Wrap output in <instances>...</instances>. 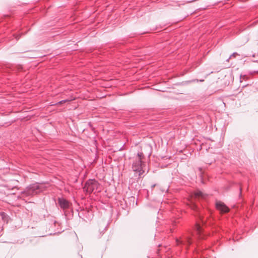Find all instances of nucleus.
<instances>
[{"mask_svg": "<svg viewBox=\"0 0 258 258\" xmlns=\"http://www.w3.org/2000/svg\"><path fill=\"white\" fill-rule=\"evenodd\" d=\"M143 154L142 153H139L136 158V161L133 163V169L134 171L136 174V176H141L144 172L143 169L141 160Z\"/></svg>", "mask_w": 258, "mask_h": 258, "instance_id": "f03ea898", "label": "nucleus"}, {"mask_svg": "<svg viewBox=\"0 0 258 258\" xmlns=\"http://www.w3.org/2000/svg\"><path fill=\"white\" fill-rule=\"evenodd\" d=\"M100 190L101 187L98 183L93 179L87 181L84 186V190L88 194L95 193Z\"/></svg>", "mask_w": 258, "mask_h": 258, "instance_id": "f257e3e1", "label": "nucleus"}, {"mask_svg": "<svg viewBox=\"0 0 258 258\" xmlns=\"http://www.w3.org/2000/svg\"><path fill=\"white\" fill-rule=\"evenodd\" d=\"M216 208L221 213H227L229 211V209L222 202L219 201L216 202Z\"/></svg>", "mask_w": 258, "mask_h": 258, "instance_id": "7ed1b4c3", "label": "nucleus"}, {"mask_svg": "<svg viewBox=\"0 0 258 258\" xmlns=\"http://www.w3.org/2000/svg\"><path fill=\"white\" fill-rule=\"evenodd\" d=\"M66 102V100H64V101H60V102H59V104H61V103H63V102Z\"/></svg>", "mask_w": 258, "mask_h": 258, "instance_id": "0eeeda50", "label": "nucleus"}, {"mask_svg": "<svg viewBox=\"0 0 258 258\" xmlns=\"http://www.w3.org/2000/svg\"><path fill=\"white\" fill-rule=\"evenodd\" d=\"M196 229H197V231H198V233L200 234L202 230L201 226L200 225V224L197 223L196 224Z\"/></svg>", "mask_w": 258, "mask_h": 258, "instance_id": "423d86ee", "label": "nucleus"}, {"mask_svg": "<svg viewBox=\"0 0 258 258\" xmlns=\"http://www.w3.org/2000/svg\"><path fill=\"white\" fill-rule=\"evenodd\" d=\"M58 203L60 207L63 209L68 208L70 206L69 202L63 198L59 199Z\"/></svg>", "mask_w": 258, "mask_h": 258, "instance_id": "20e7f679", "label": "nucleus"}, {"mask_svg": "<svg viewBox=\"0 0 258 258\" xmlns=\"http://www.w3.org/2000/svg\"><path fill=\"white\" fill-rule=\"evenodd\" d=\"M195 196L196 197H204V194L200 191H198L195 192Z\"/></svg>", "mask_w": 258, "mask_h": 258, "instance_id": "39448f33", "label": "nucleus"}, {"mask_svg": "<svg viewBox=\"0 0 258 258\" xmlns=\"http://www.w3.org/2000/svg\"><path fill=\"white\" fill-rule=\"evenodd\" d=\"M196 206L193 204L191 206V208H192V209H194L195 208Z\"/></svg>", "mask_w": 258, "mask_h": 258, "instance_id": "6e6552de", "label": "nucleus"}, {"mask_svg": "<svg viewBox=\"0 0 258 258\" xmlns=\"http://www.w3.org/2000/svg\"><path fill=\"white\" fill-rule=\"evenodd\" d=\"M187 242H188V244H189L191 243V242H190V239H189V238H188V240H187Z\"/></svg>", "mask_w": 258, "mask_h": 258, "instance_id": "1a4fd4ad", "label": "nucleus"}]
</instances>
